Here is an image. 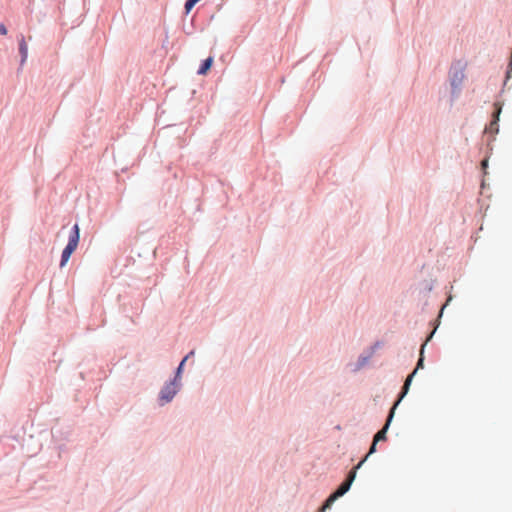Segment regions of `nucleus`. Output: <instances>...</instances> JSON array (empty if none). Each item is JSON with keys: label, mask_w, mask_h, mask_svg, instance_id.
<instances>
[{"label": "nucleus", "mask_w": 512, "mask_h": 512, "mask_svg": "<svg viewBox=\"0 0 512 512\" xmlns=\"http://www.w3.org/2000/svg\"><path fill=\"white\" fill-rule=\"evenodd\" d=\"M79 232V226L75 224L73 226V231L69 236L68 244L62 252L60 267H64L66 265L72 253L76 250L80 238Z\"/></svg>", "instance_id": "1"}, {"label": "nucleus", "mask_w": 512, "mask_h": 512, "mask_svg": "<svg viewBox=\"0 0 512 512\" xmlns=\"http://www.w3.org/2000/svg\"><path fill=\"white\" fill-rule=\"evenodd\" d=\"M356 470L357 469H353L350 471L347 479L337 488V490L331 494L328 499L325 501L322 509L323 510H326L328 508H330V506L333 504V502L343 496L351 487V484L352 482L354 481L355 477H356Z\"/></svg>", "instance_id": "2"}, {"label": "nucleus", "mask_w": 512, "mask_h": 512, "mask_svg": "<svg viewBox=\"0 0 512 512\" xmlns=\"http://www.w3.org/2000/svg\"><path fill=\"white\" fill-rule=\"evenodd\" d=\"M179 384L176 379L164 386L160 392V400L162 404L170 402L178 391Z\"/></svg>", "instance_id": "3"}, {"label": "nucleus", "mask_w": 512, "mask_h": 512, "mask_svg": "<svg viewBox=\"0 0 512 512\" xmlns=\"http://www.w3.org/2000/svg\"><path fill=\"white\" fill-rule=\"evenodd\" d=\"M400 401H401L400 399H398L396 401V403L393 405V407L390 410V413H389V416L387 418L386 424L384 425V427L381 430H379L375 434L374 439H373L375 442H379V441H382V440L386 439V433H387L388 427H389L390 422H391V420L393 418L394 411H395V409H396V407H397V405L399 404Z\"/></svg>", "instance_id": "4"}, {"label": "nucleus", "mask_w": 512, "mask_h": 512, "mask_svg": "<svg viewBox=\"0 0 512 512\" xmlns=\"http://www.w3.org/2000/svg\"><path fill=\"white\" fill-rule=\"evenodd\" d=\"M423 366V358L420 357V359L418 360V363H417V366H416V369L406 378L405 380V383L403 385V388H402V393L399 397V399L401 400L405 395L406 393L408 392L409 390V387H410V384H411V381H412V378L414 377V375L416 374L417 370L419 368H421Z\"/></svg>", "instance_id": "5"}, {"label": "nucleus", "mask_w": 512, "mask_h": 512, "mask_svg": "<svg viewBox=\"0 0 512 512\" xmlns=\"http://www.w3.org/2000/svg\"><path fill=\"white\" fill-rule=\"evenodd\" d=\"M494 106H495L494 119L491 121L489 127L486 128V132H490V133L498 132L497 120H498L499 113L501 112V107H499L498 104H495Z\"/></svg>", "instance_id": "6"}, {"label": "nucleus", "mask_w": 512, "mask_h": 512, "mask_svg": "<svg viewBox=\"0 0 512 512\" xmlns=\"http://www.w3.org/2000/svg\"><path fill=\"white\" fill-rule=\"evenodd\" d=\"M19 52L21 54V64H23L28 56V46L23 35L19 39Z\"/></svg>", "instance_id": "7"}, {"label": "nucleus", "mask_w": 512, "mask_h": 512, "mask_svg": "<svg viewBox=\"0 0 512 512\" xmlns=\"http://www.w3.org/2000/svg\"><path fill=\"white\" fill-rule=\"evenodd\" d=\"M212 64H213V57H208L207 59H205L198 70V74L199 75L207 74V72L210 70Z\"/></svg>", "instance_id": "8"}, {"label": "nucleus", "mask_w": 512, "mask_h": 512, "mask_svg": "<svg viewBox=\"0 0 512 512\" xmlns=\"http://www.w3.org/2000/svg\"><path fill=\"white\" fill-rule=\"evenodd\" d=\"M376 444H377V442H375V441L373 440L372 445H371V447H370V449H369L368 454L364 457V459H362V460L357 464V466L355 467V469H359V468L362 466V464L366 461V459L368 458V456H369V455H371V454H373V453L376 451Z\"/></svg>", "instance_id": "9"}, {"label": "nucleus", "mask_w": 512, "mask_h": 512, "mask_svg": "<svg viewBox=\"0 0 512 512\" xmlns=\"http://www.w3.org/2000/svg\"><path fill=\"white\" fill-rule=\"evenodd\" d=\"M187 359H188V356H185L184 359L179 364V367L177 368V373H176V376H175L176 382H178V379L180 378L183 366H184L185 362L187 361Z\"/></svg>", "instance_id": "10"}, {"label": "nucleus", "mask_w": 512, "mask_h": 512, "mask_svg": "<svg viewBox=\"0 0 512 512\" xmlns=\"http://www.w3.org/2000/svg\"><path fill=\"white\" fill-rule=\"evenodd\" d=\"M199 1L200 0H187L185 3L186 12L188 13L194 7V5Z\"/></svg>", "instance_id": "11"}, {"label": "nucleus", "mask_w": 512, "mask_h": 512, "mask_svg": "<svg viewBox=\"0 0 512 512\" xmlns=\"http://www.w3.org/2000/svg\"><path fill=\"white\" fill-rule=\"evenodd\" d=\"M512 71V55L510 56V60L507 65V75L506 78L508 79L510 77V72Z\"/></svg>", "instance_id": "12"}, {"label": "nucleus", "mask_w": 512, "mask_h": 512, "mask_svg": "<svg viewBox=\"0 0 512 512\" xmlns=\"http://www.w3.org/2000/svg\"><path fill=\"white\" fill-rule=\"evenodd\" d=\"M0 34L6 35L7 34V28L4 24L0 23Z\"/></svg>", "instance_id": "13"}, {"label": "nucleus", "mask_w": 512, "mask_h": 512, "mask_svg": "<svg viewBox=\"0 0 512 512\" xmlns=\"http://www.w3.org/2000/svg\"><path fill=\"white\" fill-rule=\"evenodd\" d=\"M193 354H194V351H191V352L187 355V356H188V358H189V357H193Z\"/></svg>", "instance_id": "14"}, {"label": "nucleus", "mask_w": 512, "mask_h": 512, "mask_svg": "<svg viewBox=\"0 0 512 512\" xmlns=\"http://www.w3.org/2000/svg\"><path fill=\"white\" fill-rule=\"evenodd\" d=\"M486 164H487V160L482 161L483 166H486Z\"/></svg>", "instance_id": "15"}, {"label": "nucleus", "mask_w": 512, "mask_h": 512, "mask_svg": "<svg viewBox=\"0 0 512 512\" xmlns=\"http://www.w3.org/2000/svg\"><path fill=\"white\" fill-rule=\"evenodd\" d=\"M424 346H425V344H423V345L421 346V353L423 352Z\"/></svg>", "instance_id": "16"}, {"label": "nucleus", "mask_w": 512, "mask_h": 512, "mask_svg": "<svg viewBox=\"0 0 512 512\" xmlns=\"http://www.w3.org/2000/svg\"><path fill=\"white\" fill-rule=\"evenodd\" d=\"M323 511H324V510H323V509H321V511H320V512H323Z\"/></svg>", "instance_id": "17"}]
</instances>
